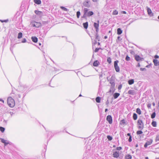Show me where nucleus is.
I'll return each mask as SVG.
<instances>
[{
	"label": "nucleus",
	"mask_w": 159,
	"mask_h": 159,
	"mask_svg": "<svg viewBox=\"0 0 159 159\" xmlns=\"http://www.w3.org/2000/svg\"><path fill=\"white\" fill-rule=\"evenodd\" d=\"M54 135V134L51 131H49L48 133V137L51 136V138Z\"/></svg>",
	"instance_id": "obj_37"
},
{
	"label": "nucleus",
	"mask_w": 159,
	"mask_h": 159,
	"mask_svg": "<svg viewBox=\"0 0 159 159\" xmlns=\"http://www.w3.org/2000/svg\"><path fill=\"white\" fill-rule=\"evenodd\" d=\"M107 79L109 81L110 83L111 84V86L110 90L109 91V92L111 93L112 91L113 92H114L115 91V76L112 75L109 80L108 79V77H107Z\"/></svg>",
	"instance_id": "obj_2"
},
{
	"label": "nucleus",
	"mask_w": 159,
	"mask_h": 159,
	"mask_svg": "<svg viewBox=\"0 0 159 159\" xmlns=\"http://www.w3.org/2000/svg\"><path fill=\"white\" fill-rule=\"evenodd\" d=\"M34 12L36 15L39 16H41L43 14V12L42 11L38 10H35L34 11Z\"/></svg>",
	"instance_id": "obj_21"
},
{
	"label": "nucleus",
	"mask_w": 159,
	"mask_h": 159,
	"mask_svg": "<svg viewBox=\"0 0 159 159\" xmlns=\"http://www.w3.org/2000/svg\"><path fill=\"white\" fill-rule=\"evenodd\" d=\"M106 120L109 124H111L112 123V118L111 116L110 115L107 116L106 117Z\"/></svg>",
	"instance_id": "obj_11"
},
{
	"label": "nucleus",
	"mask_w": 159,
	"mask_h": 159,
	"mask_svg": "<svg viewBox=\"0 0 159 159\" xmlns=\"http://www.w3.org/2000/svg\"><path fill=\"white\" fill-rule=\"evenodd\" d=\"M99 64V61L98 60L95 61L93 63V65L94 66L97 67L98 66Z\"/></svg>",
	"instance_id": "obj_19"
},
{
	"label": "nucleus",
	"mask_w": 159,
	"mask_h": 159,
	"mask_svg": "<svg viewBox=\"0 0 159 159\" xmlns=\"http://www.w3.org/2000/svg\"><path fill=\"white\" fill-rule=\"evenodd\" d=\"M147 10L148 15L150 17L154 16L153 13L152 12L151 9L148 7H147Z\"/></svg>",
	"instance_id": "obj_12"
},
{
	"label": "nucleus",
	"mask_w": 159,
	"mask_h": 159,
	"mask_svg": "<svg viewBox=\"0 0 159 159\" xmlns=\"http://www.w3.org/2000/svg\"><path fill=\"white\" fill-rule=\"evenodd\" d=\"M109 103V102L108 100H107L106 103V105L108 106Z\"/></svg>",
	"instance_id": "obj_58"
},
{
	"label": "nucleus",
	"mask_w": 159,
	"mask_h": 159,
	"mask_svg": "<svg viewBox=\"0 0 159 159\" xmlns=\"http://www.w3.org/2000/svg\"><path fill=\"white\" fill-rule=\"evenodd\" d=\"M122 40V39L120 38V36H118L117 37V39L116 40V42H118V40L119 41H121Z\"/></svg>",
	"instance_id": "obj_47"
},
{
	"label": "nucleus",
	"mask_w": 159,
	"mask_h": 159,
	"mask_svg": "<svg viewBox=\"0 0 159 159\" xmlns=\"http://www.w3.org/2000/svg\"><path fill=\"white\" fill-rule=\"evenodd\" d=\"M120 125H127V121L125 119H123L121 120L120 122Z\"/></svg>",
	"instance_id": "obj_15"
},
{
	"label": "nucleus",
	"mask_w": 159,
	"mask_h": 159,
	"mask_svg": "<svg viewBox=\"0 0 159 159\" xmlns=\"http://www.w3.org/2000/svg\"><path fill=\"white\" fill-rule=\"evenodd\" d=\"M80 15V11H77L76 12V16L77 18H79Z\"/></svg>",
	"instance_id": "obj_45"
},
{
	"label": "nucleus",
	"mask_w": 159,
	"mask_h": 159,
	"mask_svg": "<svg viewBox=\"0 0 159 159\" xmlns=\"http://www.w3.org/2000/svg\"><path fill=\"white\" fill-rule=\"evenodd\" d=\"M132 137H129V139H128V141L129 142H130L132 141Z\"/></svg>",
	"instance_id": "obj_54"
},
{
	"label": "nucleus",
	"mask_w": 159,
	"mask_h": 159,
	"mask_svg": "<svg viewBox=\"0 0 159 159\" xmlns=\"http://www.w3.org/2000/svg\"><path fill=\"white\" fill-rule=\"evenodd\" d=\"M7 103L10 107H12L15 105V100L12 97H9L7 99Z\"/></svg>",
	"instance_id": "obj_4"
},
{
	"label": "nucleus",
	"mask_w": 159,
	"mask_h": 159,
	"mask_svg": "<svg viewBox=\"0 0 159 159\" xmlns=\"http://www.w3.org/2000/svg\"><path fill=\"white\" fill-rule=\"evenodd\" d=\"M107 138L109 141H111L113 139L112 137L110 135H107Z\"/></svg>",
	"instance_id": "obj_38"
},
{
	"label": "nucleus",
	"mask_w": 159,
	"mask_h": 159,
	"mask_svg": "<svg viewBox=\"0 0 159 159\" xmlns=\"http://www.w3.org/2000/svg\"><path fill=\"white\" fill-rule=\"evenodd\" d=\"M140 70L141 71H144L146 70V69L145 68H140Z\"/></svg>",
	"instance_id": "obj_56"
},
{
	"label": "nucleus",
	"mask_w": 159,
	"mask_h": 159,
	"mask_svg": "<svg viewBox=\"0 0 159 159\" xmlns=\"http://www.w3.org/2000/svg\"><path fill=\"white\" fill-rule=\"evenodd\" d=\"M151 104H150V103H149L147 105V107L148 108H151Z\"/></svg>",
	"instance_id": "obj_55"
},
{
	"label": "nucleus",
	"mask_w": 159,
	"mask_h": 159,
	"mask_svg": "<svg viewBox=\"0 0 159 159\" xmlns=\"http://www.w3.org/2000/svg\"><path fill=\"white\" fill-rule=\"evenodd\" d=\"M84 5L87 7H90V5L89 4L88 1H85L83 3Z\"/></svg>",
	"instance_id": "obj_25"
},
{
	"label": "nucleus",
	"mask_w": 159,
	"mask_h": 159,
	"mask_svg": "<svg viewBox=\"0 0 159 159\" xmlns=\"http://www.w3.org/2000/svg\"><path fill=\"white\" fill-rule=\"evenodd\" d=\"M0 101L2 102L3 103H4V101L2 98H0Z\"/></svg>",
	"instance_id": "obj_60"
},
{
	"label": "nucleus",
	"mask_w": 159,
	"mask_h": 159,
	"mask_svg": "<svg viewBox=\"0 0 159 159\" xmlns=\"http://www.w3.org/2000/svg\"><path fill=\"white\" fill-rule=\"evenodd\" d=\"M134 59L137 61H142L144 59L143 58L141 57L139 55H135L134 56Z\"/></svg>",
	"instance_id": "obj_10"
},
{
	"label": "nucleus",
	"mask_w": 159,
	"mask_h": 159,
	"mask_svg": "<svg viewBox=\"0 0 159 159\" xmlns=\"http://www.w3.org/2000/svg\"><path fill=\"white\" fill-rule=\"evenodd\" d=\"M5 130V128L2 127H0V131L2 132L3 133L4 132Z\"/></svg>",
	"instance_id": "obj_43"
},
{
	"label": "nucleus",
	"mask_w": 159,
	"mask_h": 159,
	"mask_svg": "<svg viewBox=\"0 0 159 159\" xmlns=\"http://www.w3.org/2000/svg\"><path fill=\"white\" fill-rule=\"evenodd\" d=\"M119 61L117 60L114 61V67L116 71L117 72H119L120 71L119 67L118 65Z\"/></svg>",
	"instance_id": "obj_6"
},
{
	"label": "nucleus",
	"mask_w": 159,
	"mask_h": 159,
	"mask_svg": "<svg viewBox=\"0 0 159 159\" xmlns=\"http://www.w3.org/2000/svg\"><path fill=\"white\" fill-rule=\"evenodd\" d=\"M154 57L155 59L158 58L159 57V56L157 55H155L154 56Z\"/></svg>",
	"instance_id": "obj_59"
},
{
	"label": "nucleus",
	"mask_w": 159,
	"mask_h": 159,
	"mask_svg": "<svg viewBox=\"0 0 159 159\" xmlns=\"http://www.w3.org/2000/svg\"><path fill=\"white\" fill-rule=\"evenodd\" d=\"M120 95V94L119 93H115L113 95L114 99H115L117 98Z\"/></svg>",
	"instance_id": "obj_26"
},
{
	"label": "nucleus",
	"mask_w": 159,
	"mask_h": 159,
	"mask_svg": "<svg viewBox=\"0 0 159 159\" xmlns=\"http://www.w3.org/2000/svg\"><path fill=\"white\" fill-rule=\"evenodd\" d=\"M153 140L152 139H150L148 140H147L146 142L144 144V147L146 148L148 146L150 145L152 143Z\"/></svg>",
	"instance_id": "obj_9"
},
{
	"label": "nucleus",
	"mask_w": 159,
	"mask_h": 159,
	"mask_svg": "<svg viewBox=\"0 0 159 159\" xmlns=\"http://www.w3.org/2000/svg\"><path fill=\"white\" fill-rule=\"evenodd\" d=\"M107 36H105L104 37V39H107Z\"/></svg>",
	"instance_id": "obj_64"
},
{
	"label": "nucleus",
	"mask_w": 159,
	"mask_h": 159,
	"mask_svg": "<svg viewBox=\"0 0 159 159\" xmlns=\"http://www.w3.org/2000/svg\"><path fill=\"white\" fill-rule=\"evenodd\" d=\"M130 57L128 55L126 56L125 60L127 61H129L130 60Z\"/></svg>",
	"instance_id": "obj_44"
},
{
	"label": "nucleus",
	"mask_w": 159,
	"mask_h": 159,
	"mask_svg": "<svg viewBox=\"0 0 159 159\" xmlns=\"http://www.w3.org/2000/svg\"><path fill=\"white\" fill-rule=\"evenodd\" d=\"M122 87V84H120L118 86V89L119 90H120L121 89Z\"/></svg>",
	"instance_id": "obj_52"
},
{
	"label": "nucleus",
	"mask_w": 159,
	"mask_h": 159,
	"mask_svg": "<svg viewBox=\"0 0 159 159\" xmlns=\"http://www.w3.org/2000/svg\"><path fill=\"white\" fill-rule=\"evenodd\" d=\"M99 21L98 20L97 23L94 22L93 25V26L96 30V32L97 33H98L99 31Z\"/></svg>",
	"instance_id": "obj_8"
},
{
	"label": "nucleus",
	"mask_w": 159,
	"mask_h": 159,
	"mask_svg": "<svg viewBox=\"0 0 159 159\" xmlns=\"http://www.w3.org/2000/svg\"><path fill=\"white\" fill-rule=\"evenodd\" d=\"M31 39L34 42L36 43L38 41V38L36 36H32L31 38Z\"/></svg>",
	"instance_id": "obj_20"
},
{
	"label": "nucleus",
	"mask_w": 159,
	"mask_h": 159,
	"mask_svg": "<svg viewBox=\"0 0 159 159\" xmlns=\"http://www.w3.org/2000/svg\"><path fill=\"white\" fill-rule=\"evenodd\" d=\"M132 158L131 156L129 154L126 155L125 157V159H131Z\"/></svg>",
	"instance_id": "obj_29"
},
{
	"label": "nucleus",
	"mask_w": 159,
	"mask_h": 159,
	"mask_svg": "<svg viewBox=\"0 0 159 159\" xmlns=\"http://www.w3.org/2000/svg\"><path fill=\"white\" fill-rule=\"evenodd\" d=\"M138 118L137 114L135 113H134L133 115V118L134 120H136Z\"/></svg>",
	"instance_id": "obj_28"
},
{
	"label": "nucleus",
	"mask_w": 159,
	"mask_h": 159,
	"mask_svg": "<svg viewBox=\"0 0 159 159\" xmlns=\"http://www.w3.org/2000/svg\"><path fill=\"white\" fill-rule=\"evenodd\" d=\"M152 125L154 127H156L157 125V123L156 121L152 120L151 123Z\"/></svg>",
	"instance_id": "obj_33"
},
{
	"label": "nucleus",
	"mask_w": 159,
	"mask_h": 159,
	"mask_svg": "<svg viewBox=\"0 0 159 159\" xmlns=\"http://www.w3.org/2000/svg\"><path fill=\"white\" fill-rule=\"evenodd\" d=\"M153 62L155 66H157L159 65V62L156 59H153Z\"/></svg>",
	"instance_id": "obj_18"
},
{
	"label": "nucleus",
	"mask_w": 159,
	"mask_h": 159,
	"mask_svg": "<svg viewBox=\"0 0 159 159\" xmlns=\"http://www.w3.org/2000/svg\"><path fill=\"white\" fill-rule=\"evenodd\" d=\"M0 21L2 22H7L8 21V20L7 19V20H0Z\"/></svg>",
	"instance_id": "obj_51"
},
{
	"label": "nucleus",
	"mask_w": 159,
	"mask_h": 159,
	"mask_svg": "<svg viewBox=\"0 0 159 159\" xmlns=\"http://www.w3.org/2000/svg\"><path fill=\"white\" fill-rule=\"evenodd\" d=\"M155 140L156 142L157 141H159V135H157Z\"/></svg>",
	"instance_id": "obj_50"
},
{
	"label": "nucleus",
	"mask_w": 159,
	"mask_h": 159,
	"mask_svg": "<svg viewBox=\"0 0 159 159\" xmlns=\"http://www.w3.org/2000/svg\"><path fill=\"white\" fill-rule=\"evenodd\" d=\"M107 61L109 64H110L111 62V59L110 57H108L107 59Z\"/></svg>",
	"instance_id": "obj_39"
},
{
	"label": "nucleus",
	"mask_w": 159,
	"mask_h": 159,
	"mask_svg": "<svg viewBox=\"0 0 159 159\" xmlns=\"http://www.w3.org/2000/svg\"><path fill=\"white\" fill-rule=\"evenodd\" d=\"M138 125H139L138 128L139 129L142 130L143 129V123L141 120L139 119L138 120Z\"/></svg>",
	"instance_id": "obj_7"
},
{
	"label": "nucleus",
	"mask_w": 159,
	"mask_h": 159,
	"mask_svg": "<svg viewBox=\"0 0 159 159\" xmlns=\"http://www.w3.org/2000/svg\"><path fill=\"white\" fill-rule=\"evenodd\" d=\"M29 89L30 87L26 85L22 84L20 82L19 83V85L18 87V91L22 93H25L23 94V98L25 96L26 94V93Z\"/></svg>",
	"instance_id": "obj_1"
},
{
	"label": "nucleus",
	"mask_w": 159,
	"mask_h": 159,
	"mask_svg": "<svg viewBox=\"0 0 159 159\" xmlns=\"http://www.w3.org/2000/svg\"><path fill=\"white\" fill-rule=\"evenodd\" d=\"M101 98L99 97H97L95 99V100L97 103H100L101 102Z\"/></svg>",
	"instance_id": "obj_32"
},
{
	"label": "nucleus",
	"mask_w": 159,
	"mask_h": 159,
	"mask_svg": "<svg viewBox=\"0 0 159 159\" xmlns=\"http://www.w3.org/2000/svg\"><path fill=\"white\" fill-rule=\"evenodd\" d=\"M113 157L115 158H118L119 156V152L118 151H113Z\"/></svg>",
	"instance_id": "obj_13"
},
{
	"label": "nucleus",
	"mask_w": 159,
	"mask_h": 159,
	"mask_svg": "<svg viewBox=\"0 0 159 159\" xmlns=\"http://www.w3.org/2000/svg\"><path fill=\"white\" fill-rule=\"evenodd\" d=\"M127 135L128 136H129V137H132V136L131 135V134L130 133H128L127 134Z\"/></svg>",
	"instance_id": "obj_61"
},
{
	"label": "nucleus",
	"mask_w": 159,
	"mask_h": 159,
	"mask_svg": "<svg viewBox=\"0 0 159 159\" xmlns=\"http://www.w3.org/2000/svg\"><path fill=\"white\" fill-rule=\"evenodd\" d=\"M83 25L84 28L85 29H87L88 26V22H86L84 23L83 24Z\"/></svg>",
	"instance_id": "obj_22"
},
{
	"label": "nucleus",
	"mask_w": 159,
	"mask_h": 159,
	"mask_svg": "<svg viewBox=\"0 0 159 159\" xmlns=\"http://www.w3.org/2000/svg\"><path fill=\"white\" fill-rule=\"evenodd\" d=\"M128 84L130 85L133 84L134 83V80L133 79H130L128 81Z\"/></svg>",
	"instance_id": "obj_24"
},
{
	"label": "nucleus",
	"mask_w": 159,
	"mask_h": 159,
	"mask_svg": "<svg viewBox=\"0 0 159 159\" xmlns=\"http://www.w3.org/2000/svg\"><path fill=\"white\" fill-rule=\"evenodd\" d=\"M99 50V48H96L95 50H94V52H98Z\"/></svg>",
	"instance_id": "obj_53"
},
{
	"label": "nucleus",
	"mask_w": 159,
	"mask_h": 159,
	"mask_svg": "<svg viewBox=\"0 0 159 159\" xmlns=\"http://www.w3.org/2000/svg\"><path fill=\"white\" fill-rule=\"evenodd\" d=\"M0 140H1V142L4 143L5 146H6L7 144L9 143V141H7L3 139L0 138Z\"/></svg>",
	"instance_id": "obj_14"
},
{
	"label": "nucleus",
	"mask_w": 159,
	"mask_h": 159,
	"mask_svg": "<svg viewBox=\"0 0 159 159\" xmlns=\"http://www.w3.org/2000/svg\"><path fill=\"white\" fill-rule=\"evenodd\" d=\"M47 32H46L45 30H44L43 32V33H41L40 34V36H42V37L44 38L46 35Z\"/></svg>",
	"instance_id": "obj_35"
},
{
	"label": "nucleus",
	"mask_w": 159,
	"mask_h": 159,
	"mask_svg": "<svg viewBox=\"0 0 159 159\" xmlns=\"http://www.w3.org/2000/svg\"><path fill=\"white\" fill-rule=\"evenodd\" d=\"M118 14V12L116 10H115L113 11V14L114 15H117Z\"/></svg>",
	"instance_id": "obj_46"
},
{
	"label": "nucleus",
	"mask_w": 159,
	"mask_h": 159,
	"mask_svg": "<svg viewBox=\"0 0 159 159\" xmlns=\"http://www.w3.org/2000/svg\"><path fill=\"white\" fill-rule=\"evenodd\" d=\"M128 93L133 95H134L136 94L135 91L134 90H129L128 92Z\"/></svg>",
	"instance_id": "obj_16"
},
{
	"label": "nucleus",
	"mask_w": 159,
	"mask_h": 159,
	"mask_svg": "<svg viewBox=\"0 0 159 159\" xmlns=\"http://www.w3.org/2000/svg\"><path fill=\"white\" fill-rule=\"evenodd\" d=\"M136 112L139 115H140L141 114V111L140 108H138L136 109Z\"/></svg>",
	"instance_id": "obj_36"
},
{
	"label": "nucleus",
	"mask_w": 159,
	"mask_h": 159,
	"mask_svg": "<svg viewBox=\"0 0 159 159\" xmlns=\"http://www.w3.org/2000/svg\"><path fill=\"white\" fill-rule=\"evenodd\" d=\"M122 149V148L121 147H117L116 148V150H117L120 151Z\"/></svg>",
	"instance_id": "obj_48"
},
{
	"label": "nucleus",
	"mask_w": 159,
	"mask_h": 159,
	"mask_svg": "<svg viewBox=\"0 0 159 159\" xmlns=\"http://www.w3.org/2000/svg\"><path fill=\"white\" fill-rule=\"evenodd\" d=\"M156 116V113L155 112H153L151 115V118L153 119L155 118Z\"/></svg>",
	"instance_id": "obj_40"
},
{
	"label": "nucleus",
	"mask_w": 159,
	"mask_h": 159,
	"mask_svg": "<svg viewBox=\"0 0 159 159\" xmlns=\"http://www.w3.org/2000/svg\"><path fill=\"white\" fill-rule=\"evenodd\" d=\"M143 133V132L141 130H139L137 131L136 134L137 135H140V134H142Z\"/></svg>",
	"instance_id": "obj_42"
},
{
	"label": "nucleus",
	"mask_w": 159,
	"mask_h": 159,
	"mask_svg": "<svg viewBox=\"0 0 159 159\" xmlns=\"http://www.w3.org/2000/svg\"><path fill=\"white\" fill-rule=\"evenodd\" d=\"M89 9L87 8H84V14L81 17L82 18L86 19L87 17H89L93 15L94 13L92 11H89Z\"/></svg>",
	"instance_id": "obj_3"
},
{
	"label": "nucleus",
	"mask_w": 159,
	"mask_h": 159,
	"mask_svg": "<svg viewBox=\"0 0 159 159\" xmlns=\"http://www.w3.org/2000/svg\"><path fill=\"white\" fill-rule=\"evenodd\" d=\"M15 43H13L12 40H11V47L10 48V50L12 52L13 49L15 47Z\"/></svg>",
	"instance_id": "obj_17"
},
{
	"label": "nucleus",
	"mask_w": 159,
	"mask_h": 159,
	"mask_svg": "<svg viewBox=\"0 0 159 159\" xmlns=\"http://www.w3.org/2000/svg\"><path fill=\"white\" fill-rule=\"evenodd\" d=\"M23 36V34L22 32H20L18 33L17 36V38L18 39L21 38Z\"/></svg>",
	"instance_id": "obj_34"
},
{
	"label": "nucleus",
	"mask_w": 159,
	"mask_h": 159,
	"mask_svg": "<svg viewBox=\"0 0 159 159\" xmlns=\"http://www.w3.org/2000/svg\"><path fill=\"white\" fill-rule=\"evenodd\" d=\"M21 98V95L20 94H16L15 96L14 97V98L16 99H18V100H19V98Z\"/></svg>",
	"instance_id": "obj_30"
},
{
	"label": "nucleus",
	"mask_w": 159,
	"mask_h": 159,
	"mask_svg": "<svg viewBox=\"0 0 159 159\" xmlns=\"http://www.w3.org/2000/svg\"><path fill=\"white\" fill-rule=\"evenodd\" d=\"M26 42V40L25 38L23 39L21 42L22 43H25Z\"/></svg>",
	"instance_id": "obj_49"
},
{
	"label": "nucleus",
	"mask_w": 159,
	"mask_h": 159,
	"mask_svg": "<svg viewBox=\"0 0 159 159\" xmlns=\"http://www.w3.org/2000/svg\"><path fill=\"white\" fill-rule=\"evenodd\" d=\"M121 13L123 14H126V12L125 11H121Z\"/></svg>",
	"instance_id": "obj_57"
},
{
	"label": "nucleus",
	"mask_w": 159,
	"mask_h": 159,
	"mask_svg": "<svg viewBox=\"0 0 159 159\" xmlns=\"http://www.w3.org/2000/svg\"><path fill=\"white\" fill-rule=\"evenodd\" d=\"M95 39L97 40H98V41H100V37L98 35V33L96 32L95 33Z\"/></svg>",
	"instance_id": "obj_31"
},
{
	"label": "nucleus",
	"mask_w": 159,
	"mask_h": 159,
	"mask_svg": "<svg viewBox=\"0 0 159 159\" xmlns=\"http://www.w3.org/2000/svg\"><path fill=\"white\" fill-rule=\"evenodd\" d=\"M122 30L120 28H118L117 30V34L118 35H120L122 33Z\"/></svg>",
	"instance_id": "obj_23"
},
{
	"label": "nucleus",
	"mask_w": 159,
	"mask_h": 159,
	"mask_svg": "<svg viewBox=\"0 0 159 159\" xmlns=\"http://www.w3.org/2000/svg\"><path fill=\"white\" fill-rule=\"evenodd\" d=\"M60 8L62 10L65 11H67L68 10V9L63 6H61Z\"/></svg>",
	"instance_id": "obj_41"
},
{
	"label": "nucleus",
	"mask_w": 159,
	"mask_h": 159,
	"mask_svg": "<svg viewBox=\"0 0 159 159\" xmlns=\"http://www.w3.org/2000/svg\"><path fill=\"white\" fill-rule=\"evenodd\" d=\"M34 2L37 5H40L41 3V0H34Z\"/></svg>",
	"instance_id": "obj_27"
},
{
	"label": "nucleus",
	"mask_w": 159,
	"mask_h": 159,
	"mask_svg": "<svg viewBox=\"0 0 159 159\" xmlns=\"http://www.w3.org/2000/svg\"><path fill=\"white\" fill-rule=\"evenodd\" d=\"M140 65L139 63H138V64L137 66V67H140Z\"/></svg>",
	"instance_id": "obj_62"
},
{
	"label": "nucleus",
	"mask_w": 159,
	"mask_h": 159,
	"mask_svg": "<svg viewBox=\"0 0 159 159\" xmlns=\"http://www.w3.org/2000/svg\"><path fill=\"white\" fill-rule=\"evenodd\" d=\"M31 25L32 26L39 28L41 26V24L39 22H36L34 21H32L31 22Z\"/></svg>",
	"instance_id": "obj_5"
},
{
	"label": "nucleus",
	"mask_w": 159,
	"mask_h": 159,
	"mask_svg": "<svg viewBox=\"0 0 159 159\" xmlns=\"http://www.w3.org/2000/svg\"><path fill=\"white\" fill-rule=\"evenodd\" d=\"M152 105L153 106H155V103L154 102H153L152 103Z\"/></svg>",
	"instance_id": "obj_63"
}]
</instances>
